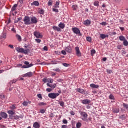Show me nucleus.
Instances as JSON below:
<instances>
[{
    "label": "nucleus",
    "mask_w": 128,
    "mask_h": 128,
    "mask_svg": "<svg viewBox=\"0 0 128 128\" xmlns=\"http://www.w3.org/2000/svg\"><path fill=\"white\" fill-rule=\"evenodd\" d=\"M16 50L18 52H20L21 54H28L30 52V50L29 49H27L26 50H24V48H18L16 49Z\"/></svg>",
    "instance_id": "obj_1"
},
{
    "label": "nucleus",
    "mask_w": 128,
    "mask_h": 128,
    "mask_svg": "<svg viewBox=\"0 0 128 128\" xmlns=\"http://www.w3.org/2000/svg\"><path fill=\"white\" fill-rule=\"evenodd\" d=\"M24 22H25L24 24L26 26H30V24H32L30 18L28 16H26L24 18Z\"/></svg>",
    "instance_id": "obj_2"
},
{
    "label": "nucleus",
    "mask_w": 128,
    "mask_h": 128,
    "mask_svg": "<svg viewBox=\"0 0 128 128\" xmlns=\"http://www.w3.org/2000/svg\"><path fill=\"white\" fill-rule=\"evenodd\" d=\"M80 115L81 116H82V121L84 122H86L88 121L87 118H88V114H86V112H80Z\"/></svg>",
    "instance_id": "obj_3"
},
{
    "label": "nucleus",
    "mask_w": 128,
    "mask_h": 128,
    "mask_svg": "<svg viewBox=\"0 0 128 128\" xmlns=\"http://www.w3.org/2000/svg\"><path fill=\"white\" fill-rule=\"evenodd\" d=\"M58 96H60V94L58 93H52L48 94V98L52 99H56Z\"/></svg>",
    "instance_id": "obj_4"
},
{
    "label": "nucleus",
    "mask_w": 128,
    "mask_h": 128,
    "mask_svg": "<svg viewBox=\"0 0 128 128\" xmlns=\"http://www.w3.org/2000/svg\"><path fill=\"white\" fill-rule=\"evenodd\" d=\"M24 64L22 68H32V66H34V64H30V62H24Z\"/></svg>",
    "instance_id": "obj_5"
},
{
    "label": "nucleus",
    "mask_w": 128,
    "mask_h": 128,
    "mask_svg": "<svg viewBox=\"0 0 128 128\" xmlns=\"http://www.w3.org/2000/svg\"><path fill=\"white\" fill-rule=\"evenodd\" d=\"M72 30L75 34H80V36H82V34H80V30L78 28H72Z\"/></svg>",
    "instance_id": "obj_6"
},
{
    "label": "nucleus",
    "mask_w": 128,
    "mask_h": 128,
    "mask_svg": "<svg viewBox=\"0 0 128 128\" xmlns=\"http://www.w3.org/2000/svg\"><path fill=\"white\" fill-rule=\"evenodd\" d=\"M24 118V116H23V115H20L19 116L15 115V116H12V119L17 120L18 119H23Z\"/></svg>",
    "instance_id": "obj_7"
},
{
    "label": "nucleus",
    "mask_w": 128,
    "mask_h": 128,
    "mask_svg": "<svg viewBox=\"0 0 128 128\" xmlns=\"http://www.w3.org/2000/svg\"><path fill=\"white\" fill-rule=\"evenodd\" d=\"M34 36L37 38H42L43 36L40 34V32L36 31L34 32Z\"/></svg>",
    "instance_id": "obj_8"
},
{
    "label": "nucleus",
    "mask_w": 128,
    "mask_h": 128,
    "mask_svg": "<svg viewBox=\"0 0 128 128\" xmlns=\"http://www.w3.org/2000/svg\"><path fill=\"white\" fill-rule=\"evenodd\" d=\"M81 104H82L88 105L90 104V100H81Z\"/></svg>",
    "instance_id": "obj_9"
},
{
    "label": "nucleus",
    "mask_w": 128,
    "mask_h": 128,
    "mask_svg": "<svg viewBox=\"0 0 128 128\" xmlns=\"http://www.w3.org/2000/svg\"><path fill=\"white\" fill-rule=\"evenodd\" d=\"M32 24H38V18L36 17H32L31 18Z\"/></svg>",
    "instance_id": "obj_10"
},
{
    "label": "nucleus",
    "mask_w": 128,
    "mask_h": 128,
    "mask_svg": "<svg viewBox=\"0 0 128 128\" xmlns=\"http://www.w3.org/2000/svg\"><path fill=\"white\" fill-rule=\"evenodd\" d=\"M76 56H78L79 57L82 56V53L80 52V48L76 47Z\"/></svg>",
    "instance_id": "obj_11"
},
{
    "label": "nucleus",
    "mask_w": 128,
    "mask_h": 128,
    "mask_svg": "<svg viewBox=\"0 0 128 128\" xmlns=\"http://www.w3.org/2000/svg\"><path fill=\"white\" fill-rule=\"evenodd\" d=\"M66 51L68 54H72V47H70V46H69L66 48Z\"/></svg>",
    "instance_id": "obj_12"
},
{
    "label": "nucleus",
    "mask_w": 128,
    "mask_h": 128,
    "mask_svg": "<svg viewBox=\"0 0 128 128\" xmlns=\"http://www.w3.org/2000/svg\"><path fill=\"white\" fill-rule=\"evenodd\" d=\"M34 76V73L32 72H29L24 74L26 78H32Z\"/></svg>",
    "instance_id": "obj_13"
},
{
    "label": "nucleus",
    "mask_w": 128,
    "mask_h": 128,
    "mask_svg": "<svg viewBox=\"0 0 128 128\" xmlns=\"http://www.w3.org/2000/svg\"><path fill=\"white\" fill-rule=\"evenodd\" d=\"M0 116H2V118L4 119H6V118H8V115H7L6 114H5L4 112L0 113Z\"/></svg>",
    "instance_id": "obj_14"
},
{
    "label": "nucleus",
    "mask_w": 128,
    "mask_h": 128,
    "mask_svg": "<svg viewBox=\"0 0 128 128\" xmlns=\"http://www.w3.org/2000/svg\"><path fill=\"white\" fill-rule=\"evenodd\" d=\"M33 128H40V124L39 123H38V122H35V123H34V125H33Z\"/></svg>",
    "instance_id": "obj_15"
},
{
    "label": "nucleus",
    "mask_w": 128,
    "mask_h": 128,
    "mask_svg": "<svg viewBox=\"0 0 128 128\" xmlns=\"http://www.w3.org/2000/svg\"><path fill=\"white\" fill-rule=\"evenodd\" d=\"M90 24H91V22H90V20H87L84 22V24L86 26H90Z\"/></svg>",
    "instance_id": "obj_16"
},
{
    "label": "nucleus",
    "mask_w": 128,
    "mask_h": 128,
    "mask_svg": "<svg viewBox=\"0 0 128 128\" xmlns=\"http://www.w3.org/2000/svg\"><path fill=\"white\" fill-rule=\"evenodd\" d=\"M31 6H40V3L38 1H34L33 3L31 4Z\"/></svg>",
    "instance_id": "obj_17"
},
{
    "label": "nucleus",
    "mask_w": 128,
    "mask_h": 128,
    "mask_svg": "<svg viewBox=\"0 0 128 128\" xmlns=\"http://www.w3.org/2000/svg\"><path fill=\"white\" fill-rule=\"evenodd\" d=\"M90 88H100V86H98V85H96L94 84H90Z\"/></svg>",
    "instance_id": "obj_18"
},
{
    "label": "nucleus",
    "mask_w": 128,
    "mask_h": 128,
    "mask_svg": "<svg viewBox=\"0 0 128 128\" xmlns=\"http://www.w3.org/2000/svg\"><path fill=\"white\" fill-rule=\"evenodd\" d=\"M52 28L54 30H56V32H62V30L56 26H54Z\"/></svg>",
    "instance_id": "obj_19"
},
{
    "label": "nucleus",
    "mask_w": 128,
    "mask_h": 128,
    "mask_svg": "<svg viewBox=\"0 0 128 128\" xmlns=\"http://www.w3.org/2000/svg\"><path fill=\"white\" fill-rule=\"evenodd\" d=\"M48 86L52 88H56V84H48Z\"/></svg>",
    "instance_id": "obj_20"
},
{
    "label": "nucleus",
    "mask_w": 128,
    "mask_h": 128,
    "mask_svg": "<svg viewBox=\"0 0 128 128\" xmlns=\"http://www.w3.org/2000/svg\"><path fill=\"white\" fill-rule=\"evenodd\" d=\"M58 26L60 28H62V30H64V28H66V26L64 23H60V24H59Z\"/></svg>",
    "instance_id": "obj_21"
},
{
    "label": "nucleus",
    "mask_w": 128,
    "mask_h": 128,
    "mask_svg": "<svg viewBox=\"0 0 128 128\" xmlns=\"http://www.w3.org/2000/svg\"><path fill=\"white\" fill-rule=\"evenodd\" d=\"M100 38H102V40H104V38H108V35H106L104 34H100Z\"/></svg>",
    "instance_id": "obj_22"
},
{
    "label": "nucleus",
    "mask_w": 128,
    "mask_h": 128,
    "mask_svg": "<svg viewBox=\"0 0 128 128\" xmlns=\"http://www.w3.org/2000/svg\"><path fill=\"white\" fill-rule=\"evenodd\" d=\"M77 92H78V93H80L81 94H84L85 91L82 89L78 88L77 89Z\"/></svg>",
    "instance_id": "obj_23"
},
{
    "label": "nucleus",
    "mask_w": 128,
    "mask_h": 128,
    "mask_svg": "<svg viewBox=\"0 0 128 128\" xmlns=\"http://www.w3.org/2000/svg\"><path fill=\"white\" fill-rule=\"evenodd\" d=\"M16 8H18V4H14L12 8V12H14L15 10H16Z\"/></svg>",
    "instance_id": "obj_24"
},
{
    "label": "nucleus",
    "mask_w": 128,
    "mask_h": 128,
    "mask_svg": "<svg viewBox=\"0 0 128 128\" xmlns=\"http://www.w3.org/2000/svg\"><path fill=\"white\" fill-rule=\"evenodd\" d=\"M60 1H57L56 2V4H55V8H60Z\"/></svg>",
    "instance_id": "obj_25"
},
{
    "label": "nucleus",
    "mask_w": 128,
    "mask_h": 128,
    "mask_svg": "<svg viewBox=\"0 0 128 128\" xmlns=\"http://www.w3.org/2000/svg\"><path fill=\"white\" fill-rule=\"evenodd\" d=\"M119 40L121 42H124V40H126V38H124V36H120L119 37Z\"/></svg>",
    "instance_id": "obj_26"
},
{
    "label": "nucleus",
    "mask_w": 128,
    "mask_h": 128,
    "mask_svg": "<svg viewBox=\"0 0 128 128\" xmlns=\"http://www.w3.org/2000/svg\"><path fill=\"white\" fill-rule=\"evenodd\" d=\"M46 104L44 102H40L38 104V106H46Z\"/></svg>",
    "instance_id": "obj_27"
},
{
    "label": "nucleus",
    "mask_w": 128,
    "mask_h": 128,
    "mask_svg": "<svg viewBox=\"0 0 128 128\" xmlns=\"http://www.w3.org/2000/svg\"><path fill=\"white\" fill-rule=\"evenodd\" d=\"M123 44H124V46H128V40H124Z\"/></svg>",
    "instance_id": "obj_28"
},
{
    "label": "nucleus",
    "mask_w": 128,
    "mask_h": 128,
    "mask_svg": "<svg viewBox=\"0 0 128 128\" xmlns=\"http://www.w3.org/2000/svg\"><path fill=\"white\" fill-rule=\"evenodd\" d=\"M16 37L18 38V40H19V42H22V36H20L17 34L16 36Z\"/></svg>",
    "instance_id": "obj_29"
},
{
    "label": "nucleus",
    "mask_w": 128,
    "mask_h": 128,
    "mask_svg": "<svg viewBox=\"0 0 128 128\" xmlns=\"http://www.w3.org/2000/svg\"><path fill=\"white\" fill-rule=\"evenodd\" d=\"M8 114L14 116V112L12 110L8 111Z\"/></svg>",
    "instance_id": "obj_30"
},
{
    "label": "nucleus",
    "mask_w": 128,
    "mask_h": 128,
    "mask_svg": "<svg viewBox=\"0 0 128 128\" xmlns=\"http://www.w3.org/2000/svg\"><path fill=\"white\" fill-rule=\"evenodd\" d=\"M82 126V124L80 122L77 123V124H76V128H81Z\"/></svg>",
    "instance_id": "obj_31"
},
{
    "label": "nucleus",
    "mask_w": 128,
    "mask_h": 128,
    "mask_svg": "<svg viewBox=\"0 0 128 128\" xmlns=\"http://www.w3.org/2000/svg\"><path fill=\"white\" fill-rule=\"evenodd\" d=\"M94 6H100V2L96 1L94 2Z\"/></svg>",
    "instance_id": "obj_32"
},
{
    "label": "nucleus",
    "mask_w": 128,
    "mask_h": 128,
    "mask_svg": "<svg viewBox=\"0 0 128 128\" xmlns=\"http://www.w3.org/2000/svg\"><path fill=\"white\" fill-rule=\"evenodd\" d=\"M120 119L124 120H126V116H124V115H123L120 116Z\"/></svg>",
    "instance_id": "obj_33"
},
{
    "label": "nucleus",
    "mask_w": 128,
    "mask_h": 128,
    "mask_svg": "<svg viewBox=\"0 0 128 128\" xmlns=\"http://www.w3.org/2000/svg\"><path fill=\"white\" fill-rule=\"evenodd\" d=\"M86 40L89 42H92V37H87Z\"/></svg>",
    "instance_id": "obj_34"
},
{
    "label": "nucleus",
    "mask_w": 128,
    "mask_h": 128,
    "mask_svg": "<svg viewBox=\"0 0 128 128\" xmlns=\"http://www.w3.org/2000/svg\"><path fill=\"white\" fill-rule=\"evenodd\" d=\"M119 112H120L119 109L116 108V109L114 110V114H118L119 113Z\"/></svg>",
    "instance_id": "obj_35"
},
{
    "label": "nucleus",
    "mask_w": 128,
    "mask_h": 128,
    "mask_svg": "<svg viewBox=\"0 0 128 128\" xmlns=\"http://www.w3.org/2000/svg\"><path fill=\"white\" fill-rule=\"evenodd\" d=\"M48 6H52V0H50L48 2Z\"/></svg>",
    "instance_id": "obj_36"
},
{
    "label": "nucleus",
    "mask_w": 128,
    "mask_h": 128,
    "mask_svg": "<svg viewBox=\"0 0 128 128\" xmlns=\"http://www.w3.org/2000/svg\"><path fill=\"white\" fill-rule=\"evenodd\" d=\"M10 109H11V110H16V106H14V105H12V106L11 107H10Z\"/></svg>",
    "instance_id": "obj_37"
},
{
    "label": "nucleus",
    "mask_w": 128,
    "mask_h": 128,
    "mask_svg": "<svg viewBox=\"0 0 128 128\" xmlns=\"http://www.w3.org/2000/svg\"><path fill=\"white\" fill-rule=\"evenodd\" d=\"M72 8H73L74 10H78V6H76V5L73 6Z\"/></svg>",
    "instance_id": "obj_38"
},
{
    "label": "nucleus",
    "mask_w": 128,
    "mask_h": 128,
    "mask_svg": "<svg viewBox=\"0 0 128 128\" xmlns=\"http://www.w3.org/2000/svg\"><path fill=\"white\" fill-rule=\"evenodd\" d=\"M39 14H44V10H41L39 11Z\"/></svg>",
    "instance_id": "obj_39"
},
{
    "label": "nucleus",
    "mask_w": 128,
    "mask_h": 128,
    "mask_svg": "<svg viewBox=\"0 0 128 128\" xmlns=\"http://www.w3.org/2000/svg\"><path fill=\"white\" fill-rule=\"evenodd\" d=\"M109 98H110V100H115V97H114V96L110 95Z\"/></svg>",
    "instance_id": "obj_40"
},
{
    "label": "nucleus",
    "mask_w": 128,
    "mask_h": 128,
    "mask_svg": "<svg viewBox=\"0 0 128 128\" xmlns=\"http://www.w3.org/2000/svg\"><path fill=\"white\" fill-rule=\"evenodd\" d=\"M123 108H124L126 110H128V104H123Z\"/></svg>",
    "instance_id": "obj_41"
},
{
    "label": "nucleus",
    "mask_w": 128,
    "mask_h": 128,
    "mask_svg": "<svg viewBox=\"0 0 128 128\" xmlns=\"http://www.w3.org/2000/svg\"><path fill=\"white\" fill-rule=\"evenodd\" d=\"M46 112V110H40V113L42 114H44V113Z\"/></svg>",
    "instance_id": "obj_42"
},
{
    "label": "nucleus",
    "mask_w": 128,
    "mask_h": 128,
    "mask_svg": "<svg viewBox=\"0 0 128 128\" xmlns=\"http://www.w3.org/2000/svg\"><path fill=\"white\" fill-rule=\"evenodd\" d=\"M60 106H61L64 107V102H60Z\"/></svg>",
    "instance_id": "obj_43"
},
{
    "label": "nucleus",
    "mask_w": 128,
    "mask_h": 128,
    "mask_svg": "<svg viewBox=\"0 0 128 128\" xmlns=\"http://www.w3.org/2000/svg\"><path fill=\"white\" fill-rule=\"evenodd\" d=\"M100 24L101 26H106V24H106V22H102L100 23Z\"/></svg>",
    "instance_id": "obj_44"
},
{
    "label": "nucleus",
    "mask_w": 128,
    "mask_h": 128,
    "mask_svg": "<svg viewBox=\"0 0 128 128\" xmlns=\"http://www.w3.org/2000/svg\"><path fill=\"white\" fill-rule=\"evenodd\" d=\"M20 20H22V18H18L17 20H15L14 24H18Z\"/></svg>",
    "instance_id": "obj_45"
},
{
    "label": "nucleus",
    "mask_w": 128,
    "mask_h": 128,
    "mask_svg": "<svg viewBox=\"0 0 128 128\" xmlns=\"http://www.w3.org/2000/svg\"><path fill=\"white\" fill-rule=\"evenodd\" d=\"M1 38H4V40H6V34H4L2 36Z\"/></svg>",
    "instance_id": "obj_46"
},
{
    "label": "nucleus",
    "mask_w": 128,
    "mask_h": 128,
    "mask_svg": "<svg viewBox=\"0 0 128 128\" xmlns=\"http://www.w3.org/2000/svg\"><path fill=\"white\" fill-rule=\"evenodd\" d=\"M63 66H65L66 68H68V66H70V64H68L66 63H64Z\"/></svg>",
    "instance_id": "obj_47"
},
{
    "label": "nucleus",
    "mask_w": 128,
    "mask_h": 128,
    "mask_svg": "<svg viewBox=\"0 0 128 128\" xmlns=\"http://www.w3.org/2000/svg\"><path fill=\"white\" fill-rule=\"evenodd\" d=\"M36 42H38V44H40L42 42V40L40 39H36Z\"/></svg>",
    "instance_id": "obj_48"
},
{
    "label": "nucleus",
    "mask_w": 128,
    "mask_h": 128,
    "mask_svg": "<svg viewBox=\"0 0 128 128\" xmlns=\"http://www.w3.org/2000/svg\"><path fill=\"white\" fill-rule=\"evenodd\" d=\"M28 105V102H23V106H27Z\"/></svg>",
    "instance_id": "obj_49"
},
{
    "label": "nucleus",
    "mask_w": 128,
    "mask_h": 128,
    "mask_svg": "<svg viewBox=\"0 0 128 128\" xmlns=\"http://www.w3.org/2000/svg\"><path fill=\"white\" fill-rule=\"evenodd\" d=\"M62 54H64V56H66V52L64 50L62 51Z\"/></svg>",
    "instance_id": "obj_50"
},
{
    "label": "nucleus",
    "mask_w": 128,
    "mask_h": 128,
    "mask_svg": "<svg viewBox=\"0 0 128 128\" xmlns=\"http://www.w3.org/2000/svg\"><path fill=\"white\" fill-rule=\"evenodd\" d=\"M96 54V50H91V54L93 56V54Z\"/></svg>",
    "instance_id": "obj_51"
},
{
    "label": "nucleus",
    "mask_w": 128,
    "mask_h": 128,
    "mask_svg": "<svg viewBox=\"0 0 128 128\" xmlns=\"http://www.w3.org/2000/svg\"><path fill=\"white\" fill-rule=\"evenodd\" d=\"M15 82H16V81H14V82L11 81V82H10V84H8V86H10V85H12Z\"/></svg>",
    "instance_id": "obj_52"
},
{
    "label": "nucleus",
    "mask_w": 128,
    "mask_h": 128,
    "mask_svg": "<svg viewBox=\"0 0 128 128\" xmlns=\"http://www.w3.org/2000/svg\"><path fill=\"white\" fill-rule=\"evenodd\" d=\"M43 50H45L46 52H48V46H46L44 48Z\"/></svg>",
    "instance_id": "obj_53"
},
{
    "label": "nucleus",
    "mask_w": 128,
    "mask_h": 128,
    "mask_svg": "<svg viewBox=\"0 0 128 128\" xmlns=\"http://www.w3.org/2000/svg\"><path fill=\"white\" fill-rule=\"evenodd\" d=\"M30 44H25L24 48H30Z\"/></svg>",
    "instance_id": "obj_54"
},
{
    "label": "nucleus",
    "mask_w": 128,
    "mask_h": 128,
    "mask_svg": "<svg viewBox=\"0 0 128 128\" xmlns=\"http://www.w3.org/2000/svg\"><path fill=\"white\" fill-rule=\"evenodd\" d=\"M62 122L65 124H68V120H64L63 121H62Z\"/></svg>",
    "instance_id": "obj_55"
},
{
    "label": "nucleus",
    "mask_w": 128,
    "mask_h": 128,
    "mask_svg": "<svg viewBox=\"0 0 128 128\" xmlns=\"http://www.w3.org/2000/svg\"><path fill=\"white\" fill-rule=\"evenodd\" d=\"M52 91V90H51V88L46 89V92H50Z\"/></svg>",
    "instance_id": "obj_56"
},
{
    "label": "nucleus",
    "mask_w": 128,
    "mask_h": 128,
    "mask_svg": "<svg viewBox=\"0 0 128 128\" xmlns=\"http://www.w3.org/2000/svg\"><path fill=\"white\" fill-rule=\"evenodd\" d=\"M53 12H58V9H56V8H54L53 9Z\"/></svg>",
    "instance_id": "obj_57"
},
{
    "label": "nucleus",
    "mask_w": 128,
    "mask_h": 128,
    "mask_svg": "<svg viewBox=\"0 0 128 128\" xmlns=\"http://www.w3.org/2000/svg\"><path fill=\"white\" fill-rule=\"evenodd\" d=\"M37 97H38L39 99L42 100V95L40 94L37 95Z\"/></svg>",
    "instance_id": "obj_58"
},
{
    "label": "nucleus",
    "mask_w": 128,
    "mask_h": 128,
    "mask_svg": "<svg viewBox=\"0 0 128 128\" xmlns=\"http://www.w3.org/2000/svg\"><path fill=\"white\" fill-rule=\"evenodd\" d=\"M54 70H55V72H60V69L57 68V69Z\"/></svg>",
    "instance_id": "obj_59"
},
{
    "label": "nucleus",
    "mask_w": 128,
    "mask_h": 128,
    "mask_svg": "<svg viewBox=\"0 0 128 128\" xmlns=\"http://www.w3.org/2000/svg\"><path fill=\"white\" fill-rule=\"evenodd\" d=\"M107 72L108 74H112V70H107Z\"/></svg>",
    "instance_id": "obj_60"
},
{
    "label": "nucleus",
    "mask_w": 128,
    "mask_h": 128,
    "mask_svg": "<svg viewBox=\"0 0 128 128\" xmlns=\"http://www.w3.org/2000/svg\"><path fill=\"white\" fill-rule=\"evenodd\" d=\"M76 114L74 113V112H70V115L74 116V115H75Z\"/></svg>",
    "instance_id": "obj_61"
},
{
    "label": "nucleus",
    "mask_w": 128,
    "mask_h": 128,
    "mask_svg": "<svg viewBox=\"0 0 128 128\" xmlns=\"http://www.w3.org/2000/svg\"><path fill=\"white\" fill-rule=\"evenodd\" d=\"M120 28L122 32H124V28L120 27Z\"/></svg>",
    "instance_id": "obj_62"
},
{
    "label": "nucleus",
    "mask_w": 128,
    "mask_h": 128,
    "mask_svg": "<svg viewBox=\"0 0 128 128\" xmlns=\"http://www.w3.org/2000/svg\"><path fill=\"white\" fill-rule=\"evenodd\" d=\"M62 128H68V126H66L64 125V126H62Z\"/></svg>",
    "instance_id": "obj_63"
},
{
    "label": "nucleus",
    "mask_w": 128,
    "mask_h": 128,
    "mask_svg": "<svg viewBox=\"0 0 128 128\" xmlns=\"http://www.w3.org/2000/svg\"><path fill=\"white\" fill-rule=\"evenodd\" d=\"M0 128H5V126L3 125H0Z\"/></svg>",
    "instance_id": "obj_64"
}]
</instances>
